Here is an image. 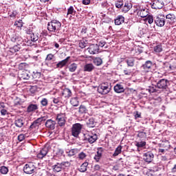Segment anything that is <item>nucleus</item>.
<instances>
[{
  "label": "nucleus",
  "instance_id": "nucleus-25",
  "mask_svg": "<svg viewBox=\"0 0 176 176\" xmlns=\"http://www.w3.org/2000/svg\"><path fill=\"white\" fill-rule=\"evenodd\" d=\"M93 69H94V65H93V64H91V63L86 64L84 66V71L85 72H91V71H93Z\"/></svg>",
  "mask_w": 176,
  "mask_h": 176
},
{
  "label": "nucleus",
  "instance_id": "nucleus-46",
  "mask_svg": "<svg viewBox=\"0 0 176 176\" xmlns=\"http://www.w3.org/2000/svg\"><path fill=\"white\" fill-rule=\"evenodd\" d=\"M68 42H69V38H60L59 40V43L61 44L63 43V45H69V43H68Z\"/></svg>",
  "mask_w": 176,
  "mask_h": 176
},
{
  "label": "nucleus",
  "instance_id": "nucleus-44",
  "mask_svg": "<svg viewBox=\"0 0 176 176\" xmlns=\"http://www.w3.org/2000/svg\"><path fill=\"white\" fill-rule=\"evenodd\" d=\"M31 94H35L38 91V87L36 85L31 86L30 88Z\"/></svg>",
  "mask_w": 176,
  "mask_h": 176
},
{
  "label": "nucleus",
  "instance_id": "nucleus-31",
  "mask_svg": "<svg viewBox=\"0 0 176 176\" xmlns=\"http://www.w3.org/2000/svg\"><path fill=\"white\" fill-rule=\"evenodd\" d=\"M134 58H129L126 60V63L128 65V67H134V63H135Z\"/></svg>",
  "mask_w": 176,
  "mask_h": 176
},
{
  "label": "nucleus",
  "instance_id": "nucleus-17",
  "mask_svg": "<svg viewBox=\"0 0 176 176\" xmlns=\"http://www.w3.org/2000/svg\"><path fill=\"white\" fill-rule=\"evenodd\" d=\"M37 109H38V104H30L27 107V112L28 113H31L32 112H35Z\"/></svg>",
  "mask_w": 176,
  "mask_h": 176
},
{
  "label": "nucleus",
  "instance_id": "nucleus-8",
  "mask_svg": "<svg viewBox=\"0 0 176 176\" xmlns=\"http://www.w3.org/2000/svg\"><path fill=\"white\" fill-rule=\"evenodd\" d=\"M49 149L50 147L48 144H46L43 148H41L39 152L37 153L38 159H43L49 153Z\"/></svg>",
  "mask_w": 176,
  "mask_h": 176
},
{
  "label": "nucleus",
  "instance_id": "nucleus-21",
  "mask_svg": "<svg viewBox=\"0 0 176 176\" xmlns=\"http://www.w3.org/2000/svg\"><path fill=\"white\" fill-rule=\"evenodd\" d=\"M166 19L169 24H173L175 21V15L174 14H168L166 16Z\"/></svg>",
  "mask_w": 176,
  "mask_h": 176
},
{
  "label": "nucleus",
  "instance_id": "nucleus-1",
  "mask_svg": "<svg viewBox=\"0 0 176 176\" xmlns=\"http://www.w3.org/2000/svg\"><path fill=\"white\" fill-rule=\"evenodd\" d=\"M61 30V22L52 20L47 23V30L51 34H58Z\"/></svg>",
  "mask_w": 176,
  "mask_h": 176
},
{
  "label": "nucleus",
  "instance_id": "nucleus-52",
  "mask_svg": "<svg viewBox=\"0 0 176 176\" xmlns=\"http://www.w3.org/2000/svg\"><path fill=\"white\" fill-rule=\"evenodd\" d=\"M87 43H89L87 38H82V40H80L79 45H87Z\"/></svg>",
  "mask_w": 176,
  "mask_h": 176
},
{
  "label": "nucleus",
  "instance_id": "nucleus-7",
  "mask_svg": "<svg viewBox=\"0 0 176 176\" xmlns=\"http://www.w3.org/2000/svg\"><path fill=\"white\" fill-rule=\"evenodd\" d=\"M168 80L162 78L157 82V89H161V90H167L168 89Z\"/></svg>",
  "mask_w": 176,
  "mask_h": 176
},
{
  "label": "nucleus",
  "instance_id": "nucleus-39",
  "mask_svg": "<svg viewBox=\"0 0 176 176\" xmlns=\"http://www.w3.org/2000/svg\"><path fill=\"white\" fill-rule=\"evenodd\" d=\"M54 171H56V173H60L63 168H61V165L60 164H57L53 166Z\"/></svg>",
  "mask_w": 176,
  "mask_h": 176
},
{
  "label": "nucleus",
  "instance_id": "nucleus-53",
  "mask_svg": "<svg viewBox=\"0 0 176 176\" xmlns=\"http://www.w3.org/2000/svg\"><path fill=\"white\" fill-rule=\"evenodd\" d=\"M101 157H102V155H101L100 154H98V153H97L95 156L94 157V160H96V162H100V160L101 159Z\"/></svg>",
  "mask_w": 176,
  "mask_h": 176
},
{
  "label": "nucleus",
  "instance_id": "nucleus-16",
  "mask_svg": "<svg viewBox=\"0 0 176 176\" xmlns=\"http://www.w3.org/2000/svg\"><path fill=\"white\" fill-rule=\"evenodd\" d=\"M116 25H122L124 23V16L123 15H118L114 20Z\"/></svg>",
  "mask_w": 176,
  "mask_h": 176
},
{
  "label": "nucleus",
  "instance_id": "nucleus-51",
  "mask_svg": "<svg viewBox=\"0 0 176 176\" xmlns=\"http://www.w3.org/2000/svg\"><path fill=\"white\" fill-rule=\"evenodd\" d=\"M52 101L54 104H60V102H61V98L60 97L52 98Z\"/></svg>",
  "mask_w": 176,
  "mask_h": 176
},
{
  "label": "nucleus",
  "instance_id": "nucleus-38",
  "mask_svg": "<svg viewBox=\"0 0 176 176\" xmlns=\"http://www.w3.org/2000/svg\"><path fill=\"white\" fill-rule=\"evenodd\" d=\"M76 68H78V65H76V63H73L69 65V71L70 72H75V71H76Z\"/></svg>",
  "mask_w": 176,
  "mask_h": 176
},
{
  "label": "nucleus",
  "instance_id": "nucleus-36",
  "mask_svg": "<svg viewBox=\"0 0 176 176\" xmlns=\"http://www.w3.org/2000/svg\"><path fill=\"white\" fill-rule=\"evenodd\" d=\"M68 156H69V157H72V156H75V155H76L78 153V148H72L71 149L68 153Z\"/></svg>",
  "mask_w": 176,
  "mask_h": 176
},
{
  "label": "nucleus",
  "instance_id": "nucleus-58",
  "mask_svg": "<svg viewBox=\"0 0 176 176\" xmlns=\"http://www.w3.org/2000/svg\"><path fill=\"white\" fill-rule=\"evenodd\" d=\"M104 151H105V149L102 147H98V151L97 153H98L99 155H100L101 156H102V153L104 152Z\"/></svg>",
  "mask_w": 176,
  "mask_h": 176
},
{
  "label": "nucleus",
  "instance_id": "nucleus-42",
  "mask_svg": "<svg viewBox=\"0 0 176 176\" xmlns=\"http://www.w3.org/2000/svg\"><path fill=\"white\" fill-rule=\"evenodd\" d=\"M56 155L58 157H61V156L64 155V150L63 148H58Z\"/></svg>",
  "mask_w": 176,
  "mask_h": 176
},
{
  "label": "nucleus",
  "instance_id": "nucleus-49",
  "mask_svg": "<svg viewBox=\"0 0 176 176\" xmlns=\"http://www.w3.org/2000/svg\"><path fill=\"white\" fill-rule=\"evenodd\" d=\"M60 164L61 168H63L64 170V168H65V167H69L70 164L69 162H61Z\"/></svg>",
  "mask_w": 176,
  "mask_h": 176
},
{
  "label": "nucleus",
  "instance_id": "nucleus-6",
  "mask_svg": "<svg viewBox=\"0 0 176 176\" xmlns=\"http://www.w3.org/2000/svg\"><path fill=\"white\" fill-rule=\"evenodd\" d=\"M151 8L157 10L159 9H163L164 7V3L162 0H153L150 3Z\"/></svg>",
  "mask_w": 176,
  "mask_h": 176
},
{
  "label": "nucleus",
  "instance_id": "nucleus-18",
  "mask_svg": "<svg viewBox=\"0 0 176 176\" xmlns=\"http://www.w3.org/2000/svg\"><path fill=\"white\" fill-rule=\"evenodd\" d=\"M19 78L21 79H23L24 80H28L30 78H31V74L30 72L27 71L22 72L21 74H19Z\"/></svg>",
  "mask_w": 176,
  "mask_h": 176
},
{
  "label": "nucleus",
  "instance_id": "nucleus-37",
  "mask_svg": "<svg viewBox=\"0 0 176 176\" xmlns=\"http://www.w3.org/2000/svg\"><path fill=\"white\" fill-rule=\"evenodd\" d=\"M94 64L98 67L101 65V64H102V59H101V58H95L94 59Z\"/></svg>",
  "mask_w": 176,
  "mask_h": 176
},
{
  "label": "nucleus",
  "instance_id": "nucleus-57",
  "mask_svg": "<svg viewBox=\"0 0 176 176\" xmlns=\"http://www.w3.org/2000/svg\"><path fill=\"white\" fill-rule=\"evenodd\" d=\"M16 16H17V11L14 10L10 14V17L12 19H16Z\"/></svg>",
  "mask_w": 176,
  "mask_h": 176
},
{
  "label": "nucleus",
  "instance_id": "nucleus-60",
  "mask_svg": "<svg viewBox=\"0 0 176 176\" xmlns=\"http://www.w3.org/2000/svg\"><path fill=\"white\" fill-rule=\"evenodd\" d=\"M53 57H54V54H49L47 56L45 60H46L47 61H50V60H53Z\"/></svg>",
  "mask_w": 176,
  "mask_h": 176
},
{
  "label": "nucleus",
  "instance_id": "nucleus-55",
  "mask_svg": "<svg viewBox=\"0 0 176 176\" xmlns=\"http://www.w3.org/2000/svg\"><path fill=\"white\" fill-rule=\"evenodd\" d=\"M145 135H146V133L144 131H138V137H139L140 138H144Z\"/></svg>",
  "mask_w": 176,
  "mask_h": 176
},
{
  "label": "nucleus",
  "instance_id": "nucleus-50",
  "mask_svg": "<svg viewBox=\"0 0 176 176\" xmlns=\"http://www.w3.org/2000/svg\"><path fill=\"white\" fill-rule=\"evenodd\" d=\"M49 103V101L47 98H43L41 101V104L43 107H47V104Z\"/></svg>",
  "mask_w": 176,
  "mask_h": 176
},
{
  "label": "nucleus",
  "instance_id": "nucleus-30",
  "mask_svg": "<svg viewBox=\"0 0 176 176\" xmlns=\"http://www.w3.org/2000/svg\"><path fill=\"white\" fill-rule=\"evenodd\" d=\"M122 153V146H118L113 154V157H116V156L120 155Z\"/></svg>",
  "mask_w": 176,
  "mask_h": 176
},
{
  "label": "nucleus",
  "instance_id": "nucleus-33",
  "mask_svg": "<svg viewBox=\"0 0 176 176\" xmlns=\"http://www.w3.org/2000/svg\"><path fill=\"white\" fill-rule=\"evenodd\" d=\"M76 14V11L75 10V9H74V6H70L67 9V16H68L69 14H72V16H74V14Z\"/></svg>",
  "mask_w": 176,
  "mask_h": 176
},
{
  "label": "nucleus",
  "instance_id": "nucleus-12",
  "mask_svg": "<svg viewBox=\"0 0 176 176\" xmlns=\"http://www.w3.org/2000/svg\"><path fill=\"white\" fill-rule=\"evenodd\" d=\"M154 21L157 27H164V24H166L164 16L162 15L156 16Z\"/></svg>",
  "mask_w": 176,
  "mask_h": 176
},
{
  "label": "nucleus",
  "instance_id": "nucleus-35",
  "mask_svg": "<svg viewBox=\"0 0 176 176\" xmlns=\"http://www.w3.org/2000/svg\"><path fill=\"white\" fill-rule=\"evenodd\" d=\"M116 8L122 9L123 8V0H117L115 3Z\"/></svg>",
  "mask_w": 176,
  "mask_h": 176
},
{
  "label": "nucleus",
  "instance_id": "nucleus-20",
  "mask_svg": "<svg viewBox=\"0 0 176 176\" xmlns=\"http://www.w3.org/2000/svg\"><path fill=\"white\" fill-rule=\"evenodd\" d=\"M131 8H133V4L131 2L126 1L124 3L122 12H124V13H127V12H129Z\"/></svg>",
  "mask_w": 176,
  "mask_h": 176
},
{
  "label": "nucleus",
  "instance_id": "nucleus-11",
  "mask_svg": "<svg viewBox=\"0 0 176 176\" xmlns=\"http://www.w3.org/2000/svg\"><path fill=\"white\" fill-rule=\"evenodd\" d=\"M35 170V166L33 164H26L23 167V172L25 174H33Z\"/></svg>",
  "mask_w": 176,
  "mask_h": 176
},
{
  "label": "nucleus",
  "instance_id": "nucleus-47",
  "mask_svg": "<svg viewBox=\"0 0 176 176\" xmlns=\"http://www.w3.org/2000/svg\"><path fill=\"white\" fill-rule=\"evenodd\" d=\"M146 21H148V24H152L153 23V16L148 15L146 16Z\"/></svg>",
  "mask_w": 176,
  "mask_h": 176
},
{
  "label": "nucleus",
  "instance_id": "nucleus-56",
  "mask_svg": "<svg viewBox=\"0 0 176 176\" xmlns=\"http://www.w3.org/2000/svg\"><path fill=\"white\" fill-rule=\"evenodd\" d=\"M24 140H25V135L24 134H20L18 136V140L19 141V142H21V141H24Z\"/></svg>",
  "mask_w": 176,
  "mask_h": 176
},
{
  "label": "nucleus",
  "instance_id": "nucleus-4",
  "mask_svg": "<svg viewBox=\"0 0 176 176\" xmlns=\"http://www.w3.org/2000/svg\"><path fill=\"white\" fill-rule=\"evenodd\" d=\"M45 120H47V116L37 118L31 124L30 129H31V130H38L39 126L42 124V122H45Z\"/></svg>",
  "mask_w": 176,
  "mask_h": 176
},
{
  "label": "nucleus",
  "instance_id": "nucleus-2",
  "mask_svg": "<svg viewBox=\"0 0 176 176\" xmlns=\"http://www.w3.org/2000/svg\"><path fill=\"white\" fill-rule=\"evenodd\" d=\"M84 138L85 141H87L89 144H94L97 140H98V135L96 133V130L91 131H87L84 133Z\"/></svg>",
  "mask_w": 176,
  "mask_h": 176
},
{
  "label": "nucleus",
  "instance_id": "nucleus-13",
  "mask_svg": "<svg viewBox=\"0 0 176 176\" xmlns=\"http://www.w3.org/2000/svg\"><path fill=\"white\" fill-rule=\"evenodd\" d=\"M56 122L59 126H63L65 124V114L59 113L56 116Z\"/></svg>",
  "mask_w": 176,
  "mask_h": 176
},
{
  "label": "nucleus",
  "instance_id": "nucleus-27",
  "mask_svg": "<svg viewBox=\"0 0 176 176\" xmlns=\"http://www.w3.org/2000/svg\"><path fill=\"white\" fill-rule=\"evenodd\" d=\"M63 96H65V98H69V97L72 96V92L71 91V89L68 88H65L63 90Z\"/></svg>",
  "mask_w": 176,
  "mask_h": 176
},
{
  "label": "nucleus",
  "instance_id": "nucleus-5",
  "mask_svg": "<svg viewBox=\"0 0 176 176\" xmlns=\"http://www.w3.org/2000/svg\"><path fill=\"white\" fill-rule=\"evenodd\" d=\"M109 91H111V87H109L108 82H103L98 87V93H99V94L105 96V94H108Z\"/></svg>",
  "mask_w": 176,
  "mask_h": 176
},
{
  "label": "nucleus",
  "instance_id": "nucleus-3",
  "mask_svg": "<svg viewBox=\"0 0 176 176\" xmlns=\"http://www.w3.org/2000/svg\"><path fill=\"white\" fill-rule=\"evenodd\" d=\"M83 127V124L80 123L74 124L71 129L72 135L75 138H78L79 137V134L82 133V129Z\"/></svg>",
  "mask_w": 176,
  "mask_h": 176
},
{
  "label": "nucleus",
  "instance_id": "nucleus-26",
  "mask_svg": "<svg viewBox=\"0 0 176 176\" xmlns=\"http://www.w3.org/2000/svg\"><path fill=\"white\" fill-rule=\"evenodd\" d=\"M14 124L16 127H23L24 126V120L23 118H17L14 122Z\"/></svg>",
  "mask_w": 176,
  "mask_h": 176
},
{
  "label": "nucleus",
  "instance_id": "nucleus-64",
  "mask_svg": "<svg viewBox=\"0 0 176 176\" xmlns=\"http://www.w3.org/2000/svg\"><path fill=\"white\" fill-rule=\"evenodd\" d=\"M25 33L28 34V35L32 34V30H31V29L26 28V29L25 30Z\"/></svg>",
  "mask_w": 176,
  "mask_h": 176
},
{
  "label": "nucleus",
  "instance_id": "nucleus-28",
  "mask_svg": "<svg viewBox=\"0 0 176 176\" xmlns=\"http://www.w3.org/2000/svg\"><path fill=\"white\" fill-rule=\"evenodd\" d=\"M20 45H13L12 47H10V53H16V52H19L20 50Z\"/></svg>",
  "mask_w": 176,
  "mask_h": 176
},
{
  "label": "nucleus",
  "instance_id": "nucleus-48",
  "mask_svg": "<svg viewBox=\"0 0 176 176\" xmlns=\"http://www.w3.org/2000/svg\"><path fill=\"white\" fill-rule=\"evenodd\" d=\"M14 25L17 26L18 28H21L23 27V20L19 19V21H15Z\"/></svg>",
  "mask_w": 176,
  "mask_h": 176
},
{
  "label": "nucleus",
  "instance_id": "nucleus-63",
  "mask_svg": "<svg viewBox=\"0 0 176 176\" xmlns=\"http://www.w3.org/2000/svg\"><path fill=\"white\" fill-rule=\"evenodd\" d=\"M81 34H87V28L86 26L82 27Z\"/></svg>",
  "mask_w": 176,
  "mask_h": 176
},
{
  "label": "nucleus",
  "instance_id": "nucleus-9",
  "mask_svg": "<svg viewBox=\"0 0 176 176\" xmlns=\"http://www.w3.org/2000/svg\"><path fill=\"white\" fill-rule=\"evenodd\" d=\"M155 157V155L152 151H148L143 155V160L146 162V163H152L153 162V159Z\"/></svg>",
  "mask_w": 176,
  "mask_h": 176
},
{
  "label": "nucleus",
  "instance_id": "nucleus-61",
  "mask_svg": "<svg viewBox=\"0 0 176 176\" xmlns=\"http://www.w3.org/2000/svg\"><path fill=\"white\" fill-rule=\"evenodd\" d=\"M166 152H167V149L159 148V150H158V153H160V155H164V153H166Z\"/></svg>",
  "mask_w": 176,
  "mask_h": 176
},
{
  "label": "nucleus",
  "instance_id": "nucleus-41",
  "mask_svg": "<svg viewBox=\"0 0 176 176\" xmlns=\"http://www.w3.org/2000/svg\"><path fill=\"white\" fill-rule=\"evenodd\" d=\"M156 87H157V85L156 86L151 85L148 87L147 90L150 93H157V90L156 89Z\"/></svg>",
  "mask_w": 176,
  "mask_h": 176
},
{
  "label": "nucleus",
  "instance_id": "nucleus-29",
  "mask_svg": "<svg viewBox=\"0 0 176 176\" xmlns=\"http://www.w3.org/2000/svg\"><path fill=\"white\" fill-rule=\"evenodd\" d=\"M0 173L3 175H6L9 173V168L5 166H2L0 167Z\"/></svg>",
  "mask_w": 176,
  "mask_h": 176
},
{
  "label": "nucleus",
  "instance_id": "nucleus-40",
  "mask_svg": "<svg viewBox=\"0 0 176 176\" xmlns=\"http://www.w3.org/2000/svg\"><path fill=\"white\" fill-rule=\"evenodd\" d=\"M154 52L155 53H160L161 52H163V47H162V45H157L154 47Z\"/></svg>",
  "mask_w": 176,
  "mask_h": 176
},
{
  "label": "nucleus",
  "instance_id": "nucleus-10",
  "mask_svg": "<svg viewBox=\"0 0 176 176\" xmlns=\"http://www.w3.org/2000/svg\"><path fill=\"white\" fill-rule=\"evenodd\" d=\"M152 65L153 63L151 60H146L144 64H143L141 67V69L142 72H149L152 69Z\"/></svg>",
  "mask_w": 176,
  "mask_h": 176
},
{
  "label": "nucleus",
  "instance_id": "nucleus-34",
  "mask_svg": "<svg viewBox=\"0 0 176 176\" xmlns=\"http://www.w3.org/2000/svg\"><path fill=\"white\" fill-rule=\"evenodd\" d=\"M79 113H87V108L86 106L81 104L78 110Z\"/></svg>",
  "mask_w": 176,
  "mask_h": 176
},
{
  "label": "nucleus",
  "instance_id": "nucleus-15",
  "mask_svg": "<svg viewBox=\"0 0 176 176\" xmlns=\"http://www.w3.org/2000/svg\"><path fill=\"white\" fill-rule=\"evenodd\" d=\"M138 16L142 17V19H145L148 16V9L146 8H142L140 9L138 12Z\"/></svg>",
  "mask_w": 176,
  "mask_h": 176
},
{
  "label": "nucleus",
  "instance_id": "nucleus-19",
  "mask_svg": "<svg viewBox=\"0 0 176 176\" xmlns=\"http://www.w3.org/2000/svg\"><path fill=\"white\" fill-rule=\"evenodd\" d=\"M114 91L116 93H124V87L120 84H116L114 87Z\"/></svg>",
  "mask_w": 176,
  "mask_h": 176
},
{
  "label": "nucleus",
  "instance_id": "nucleus-24",
  "mask_svg": "<svg viewBox=\"0 0 176 176\" xmlns=\"http://www.w3.org/2000/svg\"><path fill=\"white\" fill-rule=\"evenodd\" d=\"M87 127H89V128L96 127V121L94 120V118H90L87 121Z\"/></svg>",
  "mask_w": 176,
  "mask_h": 176
},
{
  "label": "nucleus",
  "instance_id": "nucleus-62",
  "mask_svg": "<svg viewBox=\"0 0 176 176\" xmlns=\"http://www.w3.org/2000/svg\"><path fill=\"white\" fill-rule=\"evenodd\" d=\"M170 171L172 174H176V164L171 168Z\"/></svg>",
  "mask_w": 176,
  "mask_h": 176
},
{
  "label": "nucleus",
  "instance_id": "nucleus-43",
  "mask_svg": "<svg viewBox=\"0 0 176 176\" xmlns=\"http://www.w3.org/2000/svg\"><path fill=\"white\" fill-rule=\"evenodd\" d=\"M135 145L138 148H144V146L146 145V142L145 141L137 142Z\"/></svg>",
  "mask_w": 176,
  "mask_h": 176
},
{
  "label": "nucleus",
  "instance_id": "nucleus-54",
  "mask_svg": "<svg viewBox=\"0 0 176 176\" xmlns=\"http://www.w3.org/2000/svg\"><path fill=\"white\" fill-rule=\"evenodd\" d=\"M86 153H85L84 152H81L78 154V159H80V160H83V159L86 158Z\"/></svg>",
  "mask_w": 176,
  "mask_h": 176
},
{
  "label": "nucleus",
  "instance_id": "nucleus-45",
  "mask_svg": "<svg viewBox=\"0 0 176 176\" xmlns=\"http://www.w3.org/2000/svg\"><path fill=\"white\" fill-rule=\"evenodd\" d=\"M32 78L34 79H39L41 78V72H33Z\"/></svg>",
  "mask_w": 176,
  "mask_h": 176
},
{
  "label": "nucleus",
  "instance_id": "nucleus-23",
  "mask_svg": "<svg viewBox=\"0 0 176 176\" xmlns=\"http://www.w3.org/2000/svg\"><path fill=\"white\" fill-rule=\"evenodd\" d=\"M87 166H89V162H85L82 164V165L78 168L80 173H86L87 171Z\"/></svg>",
  "mask_w": 176,
  "mask_h": 176
},
{
  "label": "nucleus",
  "instance_id": "nucleus-22",
  "mask_svg": "<svg viewBox=\"0 0 176 176\" xmlns=\"http://www.w3.org/2000/svg\"><path fill=\"white\" fill-rule=\"evenodd\" d=\"M69 60V56L67 57L65 59L58 62L56 64V67L57 68H63V67H65V65H67V63H68V60Z\"/></svg>",
  "mask_w": 176,
  "mask_h": 176
},
{
  "label": "nucleus",
  "instance_id": "nucleus-14",
  "mask_svg": "<svg viewBox=\"0 0 176 176\" xmlns=\"http://www.w3.org/2000/svg\"><path fill=\"white\" fill-rule=\"evenodd\" d=\"M45 127L50 130H54L56 129V121L53 120H47L45 122Z\"/></svg>",
  "mask_w": 176,
  "mask_h": 176
},
{
  "label": "nucleus",
  "instance_id": "nucleus-59",
  "mask_svg": "<svg viewBox=\"0 0 176 176\" xmlns=\"http://www.w3.org/2000/svg\"><path fill=\"white\" fill-rule=\"evenodd\" d=\"M104 151H105V149L102 147H98V151L97 153H98L99 155H100L101 156H102V153L104 152Z\"/></svg>",
  "mask_w": 176,
  "mask_h": 176
},
{
  "label": "nucleus",
  "instance_id": "nucleus-32",
  "mask_svg": "<svg viewBox=\"0 0 176 176\" xmlns=\"http://www.w3.org/2000/svg\"><path fill=\"white\" fill-rule=\"evenodd\" d=\"M70 104H72L73 107H78V105H79L78 98H72L70 100Z\"/></svg>",
  "mask_w": 176,
  "mask_h": 176
}]
</instances>
